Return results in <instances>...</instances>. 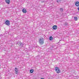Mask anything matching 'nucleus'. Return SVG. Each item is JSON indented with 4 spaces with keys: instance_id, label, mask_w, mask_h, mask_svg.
<instances>
[{
    "instance_id": "nucleus-1",
    "label": "nucleus",
    "mask_w": 79,
    "mask_h": 79,
    "mask_svg": "<svg viewBox=\"0 0 79 79\" xmlns=\"http://www.w3.org/2000/svg\"><path fill=\"white\" fill-rule=\"evenodd\" d=\"M39 42L41 45H42L43 44H44V39L42 38L40 39L39 40Z\"/></svg>"
},
{
    "instance_id": "nucleus-2",
    "label": "nucleus",
    "mask_w": 79,
    "mask_h": 79,
    "mask_svg": "<svg viewBox=\"0 0 79 79\" xmlns=\"http://www.w3.org/2000/svg\"><path fill=\"white\" fill-rule=\"evenodd\" d=\"M55 70L56 73H60L61 72V70H60V69H59V68L57 67H55Z\"/></svg>"
},
{
    "instance_id": "nucleus-3",
    "label": "nucleus",
    "mask_w": 79,
    "mask_h": 79,
    "mask_svg": "<svg viewBox=\"0 0 79 79\" xmlns=\"http://www.w3.org/2000/svg\"><path fill=\"white\" fill-rule=\"evenodd\" d=\"M5 24H6V25L7 26H9L10 24V21L8 20H7L5 21Z\"/></svg>"
},
{
    "instance_id": "nucleus-4",
    "label": "nucleus",
    "mask_w": 79,
    "mask_h": 79,
    "mask_svg": "<svg viewBox=\"0 0 79 79\" xmlns=\"http://www.w3.org/2000/svg\"><path fill=\"white\" fill-rule=\"evenodd\" d=\"M15 71L16 72V74H18V71H19L18 68H15Z\"/></svg>"
},
{
    "instance_id": "nucleus-5",
    "label": "nucleus",
    "mask_w": 79,
    "mask_h": 79,
    "mask_svg": "<svg viewBox=\"0 0 79 79\" xmlns=\"http://www.w3.org/2000/svg\"><path fill=\"white\" fill-rule=\"evenodd\" d=\"M18 45H20L21 46H22V45H24V44L23 43H21V42L19 41V42H17V43Z\"/></svg>"
},
{
    "instance_id": "nucleus-6",
    "label": "nucleus",
    "mask_w": 79,
    "mask_h": 79,
    "mask_svg": "<svg viewBox=\"0 0 79 79\" xmlns=\"http://www.w3.org/2000/svg\"><path fill=\"white\" fill-rule=\"evenodd\" d=\"M75 5L76 6H79V2L77 1L75 3Z\"/></svg>"
},
{
    "instance_id": "nucleus-7",
    "label": "nucleus",
    "mask_w": 79,
    "mask_h": 79,
    "mask_svg": "<svg viewBox=\"0 0 79 79\" xmlns=\"http://www.w3.org/2000/svg\"><path fill=\"white\" fill-rule=\"evenodd\" d=\"M52 28L54 30H56L57 29V26L56 25H54L52 27Z\"/></svg>"
},
{
    "instance_id": "nucleus-8",
    "label": "nucleus",
    "mask_w": 79,
    "mask_h": 79,
    "mask_svg": "<svg viewBox=\"0 0 79 79\" xmlns=\"http://www.w3.org/2000/svg\"><path fill=\"white\" fill-rule=\"evenodd\" d=\"M22 12L24 13H26L27 12V10H26L25 9H23L22 10Z\"/></svg>"
},
{
    "instance_id": "nucleus-9",
    "label": "nucleus",
    "mask_w": 79,
    "mask_h": 79,
    "mask_svg": "<svg viewBox=\"0 0 79 79\" xmlns=\"http://www.w3.org/2000/svg\"><path fill=\"white\" fill-rule=\"evenodd\" d=\"M6 2L7 4H10V0H6Z\"/></svg>"
},
{
    "instance_id": "nucleus-10",
    "label": "nucleus",
    "mask_w": 79,
    "mask_h": 79,
    "mask_svg": "<svg viewBox=\"0 0 79 79\" xmlns=\"http://www.w3.org/2000/svg\"><path fill=\"white\" fill-rule=\"evenodd\" d=\"M49 39L50 40H53V38L52 36H51L49 37Z\"/></svg>"
},
{
    "instance_id": "nucleus-11",
    "label": "nucleus",
    "mask_w": 79,
    "mask_h": 79,
    "mask_svg": "<svg viewBox=\"0 0 79 79\" xmlns=\"http://www.w3.org/2000/svg\"><path fill=\"white\" fill-rule=\"evenodd\" d=\"M34 71V70L33 69H31L30 70V73H33Z\"/></svg>"
},
{
    "instance_id": "nucleus-12",
    "label": "nucleus",
    "mask_w": 79,
    "mask_h": 79,
    "mask_svg": "<svg viewBox=\"0 0 79 79\" xmlns=\"http://www.w3.org/2000/svg\"><path fill=\"white\" fill-rule=\"evenodd\" d=\"M56 46L55 45H52L51 46V48H54Z\"/></svg>"
},
{
    "instance_id": "nucleus-13",
    "label": "nucleus",
    "mask_w": 79,
    "mask_h": 79,
    "mask_svg": "<svg viewBox=\"0 0 79 79\" xmlns=\"http://www.w3.org/2000/svg\"><path fill=\"white\" fill-rule=\"evenodd\" d=\"M77 17H75L74 18V21H77Z\"/></svg>"
},
{
    "instance_id": "nucleus-14",
    "label": "nucleus",
    "mask_w": 79,
    "mask_h": 79,
    "mask_svg": "<svg viewBox=\"0 0 79 79\" xmlns=\"http://www.w3.org/2000/svg\"><path fill=\"white\" fill-rule=\"evenodd\" d=\"M64 25L65 26H68V23L67 22H65L64 24Z\"/></svg>"
},
{
    "instance_id": "nucleus-15",
    "label": "nucleus",
    "mask_w": 79,
    "mask_h": 79,
    "mask_svg": "<svg viewBox=\"0 0 79 79\" xmlns=\"http://www.w3.org/2000/svg\"><path fill=\"white\" fill-rule=\"evenodd\" d=\"M60 11H63L64 10L63 8H60Z\"/></svg>"
},
{
    "instance_id": "nucleus-16",
    "label": "nucleus",
    "mask_w": 79,
    "mask_h": 79,
    "mask_svg": "<svg viewBox=\"0 0 79 79\" xmlns=\"http://www.w3.org/2000/svg\"><path fill=\"white\" fill-rule=\"evenodd\" d=\"M61 0H56L57 2L58 3V2H61Z\"/></svg>"
},
{
    "instance_id": "nucleus-17",
    "label": "nucleus",
    "mask_w": 79,
    "mask_h": 79,
    "mask_svg": "<svg viewBox=\"0 0 79 79\" xmlns=\"http://www.w3.org/2000/svg\"><path fill=\"white\" fill-rule=\"evenodd\" d=\"M45 47H46L48 46L47 45H45Z\"/></svg>"
},
{
    "instance_id": "nucleus-18",
    "label": "nucleus",
    "mask_w": 79,
    "mask_h": 79,
    "mask_svg": "<svg viewBox=\"0 0 79 79\" xmlns=\"http://www.w3.org/2000/svg\"><path fill=\"white\" fill-rule=\"evenodd\" d=\"M40 79H45L44 78H42Z\"/></svg>"
},
{
    "instance_id": "nucleus-19",
    "label": "nucleus",
    "mask_w": 79,
    "mask_h": 79,
    "mask_svg": "<svg viewBox=\"0 0 79 79\" xmlns=\"http://www.w3.org/2000/svg\"><path fill=\"white\" fill-rule=\"evenodd\" d=\"M1 65H0V66H1Z\"/></svg>"
}]
</instances>
